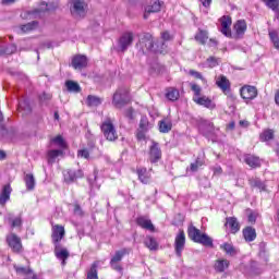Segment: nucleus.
<instances>
[{
	"instance_id": "nucleus-1",
	"label": "nucleus",
	"mask_w": 279,
	"mask_h": 279,
	"mask_svg": "<svg viewBox=\"0 0 279 279\" xmlns=\"http://www.w3.org/2000/svg\"><path fill=\"white\" fill-rule=\"evenodd\" d=\"M187 235L194 243H201V245H206L207 247L213 245V239L208 236V234L202 233V231L193 225L187 227Z\"/></svg>"
},
{
	"instance_id": "nucleus-2",
	"label": "nucleus",
	"mask_w": 279,
	"mask_h": 279,
	"mask_svg": "<svg viewBox=\"0 0 279 279\" xmlns=\"http://www.w3.org/2000/svg\"><path fill=\"white\" fill-rule=\"evenodd\" d=\"M140 46V49L145 52V51H154L155 53H165V43H162L161 48L159 47H154V37L149 33H144L140 37V43L137 44Z\"/></svg>"
},
{
	"instance_id": "nucleus-3",
	"label": "nucleus",
	"mask_w": 279,
	"mask_h": 279,
	"mask_svg": "<svg viewBox=\"0 0 279 279\" xmlns=\"http://www.w3.org/2000/svg\"><path fill=\"white\" fill-rule=\"evenodd\" d=\"M100 130L106 138L110 143H114L119 138V134L117 133V128H114V123H112V119L107 118L102 124L100 125Z\"/></svg>"
},
{
	"instance_id": "nucleus-4",
	"label": "nucleus",
	"mask_w": 279,
	"mask_h": 279,
	"mask_svg": "<svg viewBox=\"0 0 279 279\" xmlns=\"http://www.w3.org/2000/svg\"><path fill=\"white\" fill-rule=\"evenodd\" d=\"M126 104H130V89L126 87H119L113 94L112 105L116 108L121 109L123 106H126Z\"/></svg>"
},
{
	"instance_id": "nucleus-5",
	"label": "nucleus",
	"mask_w": 279,
	"mask_h": 279,
	"mask_svg": "<svg viewBox=\"0 0 279 279\" xmlns=\"http://www.w3.org/2000/svg\"><path fill=\"white\" fill-rule=\"evenodd\" d=\"M70 12L74 19H84L86 16V8H88V4H86V1L84 0H70Z\"/></svg>"
},
{
	"instance_id": "nucleus-6",
	"label": "nucleus",
	"mask_w": 279,
	"mask_h": 279,
	"mask_svg": "<svg viewBox=\"0 0 279 279\" xmlns=\"http://www.w3.org/2000/svg\"><path fill=\"white\" fill-rule=\"evenodd\" d=\"M132 43H134V33H123L117 41L116 51H118V53H125V51L132 47Z\"/></svg>"
},
{
	"instance_id": "nucleus-7",
	"label": "nucleus",
	"mask_w": 279,
	"mask_h": 279,
	"mask_svg": "<svg viewBox=\"0 0 279 279\" xmlns=\"http://www.w3.org/2000/svg\"><path fill=\"white\" fill-rule=\"evenodd\" d=\"M7 243L14 254H21V252H23V243L15 233H10L7 235Z\"/></svg>"
},
{
	"instance_id": "nucleus-8",
	"label": "nucleus",
	"mask_w": 279,
	"mask_h": 279,
	"mask_svg": "<svg viewBox=\"0 0 279 279\" xmlns=\"http://www.w3.org/2000/svg\"><path fill=\"white\" fill-rule=\"evenodd\" d=\"M66 235V231L64 230V226L54 225L52 226L51 241L53 245H60V241Z\"/></svg>"
},
{
	"instance_id": "nucleus-9",
	"label": "nucleus",
	"mask_w": 279,
	"mask_h": 279,
	"mask_svg": "<svg viewBox=\"0 0 279 279\" xmlns=\"http://www.w3.org/2000/svg\"><path fill=\"white\" fill-rule=\"evenodd\" d=\"M162 1L160 0H153L148 5L145 7L144 10V19H149V14H156L157 12H160L162 10Z\"/></svg>"
},
{
	"instance_id": "nucleus-10",
	"label": "nucleus",
	"mask_w": 279,
	"mask_h": 279,
	"mask_svg": "<svg viewBox=\"0 0 279 279\" xmlns=\"http://www.w3.org/2000/svg\"><path fill=\"white\" fill-rule=\"evenodd\" d=\"M184 245H186V235L183 231H179L174 240V250L177 256H182V252H184Z\"/></svg>"
},
{
	"instance_id": "nucleus-11",
	"label": "nucleus",
	"mask_w": 279,
	"mask_h": 279,
	"mask_svg": "<svg viewBox=\"0 0 279 279\" xmlns=\"http://www.w3.org/2000/svg\"><path fill=\"white\" fill-rule=\"evenodd\" d=\"M220 25L221 34H223V36H227V38H230L232 36V29L230 28L232 27V17H230V15H225L220 17Z\"/></svg>"
},
{
	"instance_id": "nucleus-12",
	"label": "nucleus",
	"mask_w": 279,
	"mask_h": 279,
	"mask_svg": "<svg viewBox=\"0 0 279 279\" xmlns=\"http://www.w3.org/2000/svg\"><path fill=\"white\" fill-rule=\"evenodd\" d=\"M162 158V150L160 149V145L156 142H153L151 146L149 147V161L151 163L158 162Z\"/></svg>"
},
{
	"instance_id": "nucleus-13",
	"label": "nucleus",
	"mask_w": 279,
	"mask_h": 279,
	"mask_svg": "<svg viewBox=\"0 0 279 279\" xmlns=\"http://www.w3.org/2000/svg\"><path fill=\"white\" fill-rule=\"evenodd\" d=\"M240 95L242 99H246V100L256 99V97L258 96V89H256V87L254 86L246 85L241 88Z\"/></svg>"
},
{
	"instance_id": "nucleus-14",
	"label": "nucleus",
	"mask_w": 279,
	"mask_h": 279,
	"mask_svg": "<svg viewBox=\"0 0 279 279\" xmlns=\"http://www.w3.org/2000/svg\"><path fill=\"white\" fill-rule=\"evenodd\" d=\"M54 255L61 262V265H66V258H69V250L62 246V244H54Z\"/></svg>"
},
{
	"instance_id": "nucleus-15",
	"label": "nucleus",
	"mask_w": 279,
	"mask_h": 279,
	"mask_svg": "<svg viewBox=\"0 0 279 279\" xmlns=\"http://www.w3.org/2000/svg\"><path fill=\"white\" fill-rule=\"evenodd\" d=\"M72 66L73 69H78V71H82V69H86L88 66V58L84 54L75 56L72 59Z\"/></svg>"
},
{
	"instance_id": "nucleus-16",
	"label": "nucleus",
	"mask_w": 279,
	"mask_h": 279,
	"mask_svg": "<svg viewBox=\"0 0 279 279\" xmlns=\"http://www.w3.org/2000/svg\"><path fill=\"white\" fill-rule=\"evenodd\" d=\"M63 177H64V182H66L68 184H71V182H73L74 180H77V178H83L84 177V172H82V170H65L63 172Z\"/></svg>"
},
{
	"instance_id": "nucleus-17",
	"label": "nucleus",
	"mask_w": 279,
	"mask_h": 279,
	"mask_svg": "<svg viewBox=\"0 0 279 279\" xmlns=\"http://www.w3.org/2000/svg\"><path fill=\"white\" fill-rule=\"evenodd\" d=\"M229 267L230 260L228 259L219 258L216 259L214 263V269L217 274H223V271H226V269H228Z\"/></svg>"
},
{
	"instance_id": "nucleus-18",
	"label": "nucleus",
	"mask_w": 279,
	"mask_h": 279,
	"mask_svg": "<svg viewBox=\"0 0 279 279\" xmlns=\"http://www.w3.org/2000/svg\"><path fill=\"white\" fill-rule=\"evenodd\" d=\"M199 130L204 136H209L215 132V124L208 120H203L199 124Z\"/></svg>"
},
{
	"instance_id": "nucleus-19",
	"label": "nucleus",
	"mask_w": 279,
	"mask_h": 279,
	"mask_svg": "<svg viewBox=\"0 0 279 279\" xmlns=\"http://www.w3.org/2000/svg\"><path fill=\"white\" fill-rule=\"evenodd\" d=\"M10 195H12V187L9 184H7L0 191V205L1 206H5V204L10 199Z\"/></svg>"
},
{
	"instance_id": "nucleus-20",
	"label": "nucleus",
	"mask_w": 279,
	"mask_h": 279,
	"mask_svg": "<svg viewBox=\"0 0 279 279\" xmlns=\"http://www.w3.org/2000/svg\"><path fill=\"white\" fill-rule=\"evenodd\" d=\"M194 101L198 104V106H204V108H208L209 110H215L217 107V105L206 96L194 98Z\"/></svg>"
},
{
	"instance_id": "nucleus-21",
	"label": "nucleus",
	"mask_w": 279,
	"mask_h": 279,
	"mask_svg": "<svg viewBox=\"0 0 279 279\" xmlns=\"http://www.w3.org/2000/svg\"><path fill=\"white\" fill-rule=\"evenodd\" d=\"M136 223L137 226H140V228H143L144 230H150V232H154L155 230L154 223H151V220H149L147 217H138L136 219Z\"/></svg>"
},
{
	"instance_id": "nucleus-22",
	"label": "nucleus",
	"mask_w": 279,
	"mask_h": 279,
	"mask_svg": "<svg viewBox=\"0 0 279 279\" xmlns=\"http://www.w3.org/2000/svg\"><path fill=\"white\" fill-rule=\"evenodd\" d=\"M233 29L236 34L238 38H241L245 32H247V23H245V20H239L234 26Z\"/></svg>"
},
{
	"instance_id": "nucleus-23",
	"label": "nucleus",
	"mask_w": 279,
	"mask_h": 279,
	"mask_svg": "<svg viewBox=\"0 0 279 279\" xmlns=\"http://www.w3.org/2000/svg\"><path fill=\"white\" fill-rule=\"evenodd\" d=\"M216 84L218 88L222 90V93L230 90V81L225 75L218 76V78L216 80Z\"/></svg>"
},
{
	"instance_id": "nucleus-24",
	"label": "nucleus",
	"mask_w": 279,
	"mask_h": 279,
	"mask_svg": "<svg viewBox=\"0 0 279 279\" xmlns=\"http://www.w3.org/2000/svg\"><path fill=\"white\" fill-rule=\"evenodd\" d=\"M226 226L230 228V231L232 234H236L239 230H241V225L239 223V220H236L235 217H229L227 218Z\"/></svg>"
},
{
	"instance_id": "nucleus-25",
	"label": "nucleus",
	"mask_w": 279,
	"mask_h": 279,
	"mask_svg": "<svg viewBox=\"0 0 279 279\" xmlns=\"http://www.w3.org/2000/svg\"><path fill=\"white\" fill-rule=\"evenodd\" d=\"M159 125V132L161 134H169V131L172 130L173 123L169 119H162L158 123Z\"/></svg>"
},
{
	"instance_id": "nucleus-26",
	"label": "nucleus",
	"mask_w": 279,
	"mask_h": 279,
	"mask_svg": "<svg viewBox=\"0 0 279 279\" xmlns=\"http://www.w3.org/2000/svg\"><path fill=\"white\" fill-rule=\"evenodd\" d=\"M244 162H246L248 167H252V169L260 167V158L254 155H245Z\"/></svg>"
},
{
	"instance_id": "nucleus-27",
	"label": "nucleus",
	"mask_w": 279,
	"mask_h": 279,
	"mask_svg": "<svg viewBox=\"0 0 279 279\" xmlns=\"http://www.w3.org/2000/svg\"><path fill=\"white\" fill-rule=\"evenodd\" d=\"M137 175L142 184H149V180H151V174L147 172V168L137 169Z\"/></svg>"
},
{
	"instance_id": "nucleus-28",
	"label": "nucleus",
	"mask_w": 279,
	"mask_h": 279,
	"mask_svg": "<svg viewBox=\"0 0 279 279\" xmlns=\"http://www.w3.org/2000/svg\"><path fill=\"white\" fill-rule=\"evenodd\" d=\"M243 236L245 241L252 243V241L256 240V229L252 227H246L245 229H243Z\"/></svg>"
},
{
	"instance_id": "nucleus-29",
	"label": "nucleus",
	"mask_w": 279,
	"mask_h": 279,
	"mask_svg": "<svg viewBox=\"0 0 279 279\" xmlns=\"http://www.w3.org/2000/svg\"><path fill=\"white\" fill-rule=\"evenodd\" d=\"M144 245H146L150 252H156V250H158V241H156V238L151 235H147L145 238Z\"/></svg>"
},
{
	"instance_id": "nucleus-30",
	"label": "nucleus",
	"mask_w": 279,
	"mask_h": 279,
	"mask_svg": "<svg viewBox=\"0 0 279 279\" xmlns=\"http://www.w3.org/2000/svg\"><path fill=\"white\" fill-rule=\"evenodd\" d=\"M268 36L275 49L279 51V33L276 29H268Z\"/></svg>"
},
{
	"instance_id": "nucleus-31",
	"label": "nucleus",
	"mask_w": 279,
	"mask_h": 279,
	"mask_svg": "<svg viewBox=\"0 0 279 279\" xmlns=\"http://www.w3.org/2000/svg\"><path fill=\"white\" fill-rule=\"evenodd\" d=\"M45 12H49V8H47V3L44 2L39 9L31 11V14L35 19H43V16H45Z\"/></svg>"
},
{
	"instance_id": "nucleus-32",
	"label": "nucleus",
	"mask_w": 279,
	"mask_h": 279,
	"mask_svg": "<svg viewBox=\"0 0 279 279\" xmlns=\"http://www.w3.org/2000/svg\"><path fill=\"white\" fill-rule=\"evenodd\" d=\"M62 154L63 151L61 149L48 150L47 153L48 165H53V162H56V158H58V156H62Z\"/></svg>"
},
{
	"instance_id": "nucleus-33",
	"label": "nucleus",
	"mask_w": 279,
	"mask_h": 279,
	"mask_svg": "<svg viewBox=\"0 0 279 279\" xmlns=\"http://www.w3.org/2000/svg\"><path fill=\"white\" fill-rule=\"evenodd\" d=\"M19 111L23 112L22 114H29L32 112V106H29V100L27 99L20 100Z\"/></svg>"
},
{
	"instance_id": "nucleus-34",
	"label": "nucleus",
	"mask_w": 279,
	"mask_h": 279,
	"mask_svg": "<svg viewBox=\"0 0 279 279\" xmlns=\"http://www.w3.org/2000/svg\"><path fill=\"white\" fill-rule=\"evenodd\" d=\"M22 34H27L29 32H34V29H38V21H33L31 23L24 24L20 26Z\"/></svg>"
},
{
	"instance_id": "nucleus-35",
	"label": "nucleus",
	"mask_w": 279,
	"mask_h": 279,
	"mask_svg": "<svg viewBox=\"0 0 279 279\" xmlns=\"http://www.w3.org/2000/svg\"><path fill=\"white\" fill-rule=\"evenodd\" d=\"M166 97L169 101H178V99H180V92L177 88L169 87L167 89Z\"/></svg>"
},
{
	"instance_id": "nucleus-36",
	"label": "nucleus",
	"mask_w": 279,
	"mask_h": 279,
	"mask_svg": "<svg viewBox=\"0 0 279 279\" xmlns=\"http://www.w3.org/2000/svg\"><path fill=\"white\" fill-rule=\"evenodd\" d=\"M131 250L130 248H122L120 251H117L114 256L111 258L110 262L112 263H121L123 260V256L130 254Z\"/></svg>"
},
{
	"instance_id": "nucleus-37",
	"label": "nucleus",
	"mask_w": 279,
	"mask_h": 279,
	"mask_svg": "<svg viewBox=\"0 0 279 279\" xmlns=\"http://www.w3.org/2000/svg\"><path fill=\"white\" fill-rule=\"evenodd\" d=\"M101 98H99L98 96L89 95L87 96L86 105L89 108H97V106H101Z\"/></svg>"
},
{
	"instance_id": "nucleus-38",
	"label": "nucleus",
	"mask_w": 279,
	"mask_h": 279,
	"mask_svg": "<svg viewBox=\"0 0 279 279\" xmlns=\"http://www.w3.org/2000/svg\"><path fill=\"white\" fill-rule=\"evenodd\" d=\"M250 185L253 189H258L259 191H266L267 185H265V182H263L260 179L255 178V179H250Z\"/></svg>"
},
{
	"instance_id": "nucleus-39",
	"label": "nucleus",
	"mask_w": 279,
	"mask_h": 279,
	"mask_svg": "<svg viewBox=\"0 0 279 279\" xmlns=\"http://www.w3.org/2000/svg\"><path fill=\"white\" fill-rule=\"evenodd\" d=\"M220 250H223L228 256H236V248H234V245L226 242L220 245Z\"/></svg>"
},
{
	"instance_id": "nucleus-40",
	"label": "nucleus",
	"mask_w": 279,
	"mask_h": 279,
	"mask_svg": "<svg viewBox=\"0 0 279 279\" xmlns=\"http://www.w3.org/2000/svg\"><path fill=\"white\" fill-rule=\"evenodd\" d=\"M65 86H66L69 93H81L82 92V87H80V84H77L74 81H66Z\"/></svg>"
},
{
	"instance_id": "nucleus-41",
	"label": "nucleus",
	"mask_w": 279,
	"mask_h": 279,
	"mask_svg": "<svg viewBox=\"0 0 279 279\" xmlns=\"http://www.w3.org/2000/svg\"><path fill=\"white\" fill-rule=\"evenodd\" d=\"M24 180L27 191H34V187L36 186V179L34 178V174H26Z\"/></svg>"
},
{
	"instance_id": "nucleus-42",
	"label": "nucleus",
	"mask_w": 279,
	"mask_h": 279,
	"mask_svg": "<svg viewBox=\"0 0 279 279\" xmlns=\"http://www.w3.org/2000/svg\"><path fill=\"white\" fill-rule=\"evenodd\" d=\"M8 221L11 225V228H21V226H23V219L21 216L13 219L12 215L9 214Z\"/></svg>"
},
{
	"instance_id": "nucleus-43",
	"label": "nucleus",
	"mask_w": 279,
	"mask_h": 279,
	"mask_svg": "<svg viewBox=\"0 0 279 279\" xmlns=\"http://www.w3.org/2000/svg\"><path fill=\"white\" fill-rule=\"evenodd\" d=\"M138 130H142L143 132H149V130H151V123H149L147 117H142Z\"/></svg>"
},
{
	"instance_id": "nucleus-44",
	"label": "nucleus",
	"mask_w": 279,
	"mask_h": 279,
	"mask_svg": "<svg viewBox=\"0 0 279 279\" xmlns=\"http://www.w3.org/2000/svg\"><path fill=\"white\" fill-rule=\"evenodd\" d=\"M195 40H197V43H201V45H206V41L208 40V33L206 31H199L195 35Z\"/></svg>"
},
{
	"instance_id": "nucleus-45",
	"label": "nucleus",
	"mask_w": 279,
	"mask_h": 279,
	"mask_svg": "<svg viewBox=\"0 0 279 279\" xmlns=\"http://www.w3.org/2000/svg\"><path fill=\"white\" fill-rule=\"evenodd\" d=\"M86 279H99L97 276V263H94L90 267V269L87 272V278Z\"/></svg>"
},
{
	"instance_id": "nucleus-46",
	"label": "nucleus",
	"mask_w": 279,
	"mask_h": 279,
	"mask_svg": "<svg viewBox=\"0 0 279 279\" xmlns=\"http://www.w3.org/2000/svg\"><path fill=\"white\" fill-rule=\"evenodd\" d=\"M260 141L267 142L274 140V130H266L264 131L260 136Z\"/></svg>"
},
{
	"instance_id": "nucleus-47",
	"label": "nucleus",
	"mask_w": 279,
	"mask_h": 279,
	"mask_svg": "<svg viewBox=\"0 0 279 279\" xmlns=\"http://www.w3.org/2000/svg\"><path fill=\"white\" fill-rule=\"evenodd\" d=\"M13 267H14L16 274H20L22 276H28L32 272V269L23 267V266L14 265Z\"/></svg>"
},
{
	"instance_id": "nucleus-48",
	"label": "nucleus",
	"mask_w": 279,
	"mask_h": 279,
	"mask_svg": "<svg viewBox=\"0 0 279 279\" xmlns=\"http://www.w3.org/2000/svg\"><path fill=\"white\" fill-rule=\"evenodd\" d=\"M51 143H54V145H58V147H61L62 149L66 147V143L64 142V138L61 137V135H58L54 138H52Z\"/></svg>"
},
{
	"instance_id": "nucleus-49",
	"label": "nucleus",
	"mask_w": 279,
	"mask_h": 279,
	"mask_svg": "<svg viewBox=\"0 0 279 279\" xmlns=\"http://www.w3.org/2000/svg\"><path fill=\"white\" fill-rule=\"evenodd\" d=\"M53 96L51 94H48V93H43L40 96H39V100L41 104H48V101H51V98Z\"/></svg>"
},
{
	"instance_id": "nucleus-50",
	"label": "nucleus",
	"mask_w": 279,
	"mask_h": 279,
	"mask_svg": "<svg viewBox=\"0 0 279 279\" xmlns=\"http://www.w3.org/2000/svg\"><path fill=\"white\" fill-rule=\"evenodd\" d=\"M78 158H85V160H88L90 158V151H88L86 148L80 149L77 151Z\"/></svg>"
},
{
	"instance_id": "nucleus-51",
	"label": "nucleus",
	"mask_w": 279,
	"mask_h": 279,
	"mask_svg": "<svg viewBox=\"0 0 279 279\" xmlns=\"http://www.w3.org/2000/svg\"><path fill=\"white\" fill-rule=\"evenodd\" d=\"M5 56H12V53L16 52V46L10 45L5 49H3Z\"/></svg>"
},
{
	"instance_id": "nucleus-52",
	"label": "nucleus",
	"mask_w": 279,
	"mask_h": 279,
	"mask_svg": "<svg viewBox=\"0 0 279 279\" xmlns=\"http://www.w3.org/2000/svg\"><path fill=\"white\" fill-rule=\"evenodd\" d=\"M191 88L196 97H199L202 95V87L197 84H192Z\"/></svg>"
},
{
	"instance_id": "nucleus-53",
	"label": "nucleus",
	"mask_w": 279,
	"mask_h": 279,
	"mask_svg": "<svg viewBox=\"0 0 279 279\" xmlns=\"http://www.w3.org/2000/svg\"><path fill=\"white\" fill-rule=\"evenodd\" d=\"M161 39L163 43H169V40H173V36L169 32L161 33Z\"/></svg>"
},
{
	"instance_id": "nucleus-54",
	"label": "nucleus",
	"mask_w": 279,
	"mask_h": 279,
	"mask_svg": "<svg viewBox=\"0 0 279 279\" xmlns=\"http://www.w3.org/2000/svg\"><path fill=\"white\" fill-rule=\"evenodd\" d=\"M74 215H76L77 217H84V211L78 204L74 205Z\"/></svg>"
},
{
	"instance_id": "nucleus-55",
	"label": "nucleus",
	"mask_w": 279,
	"mask_h": 279,
	"mask_svg": "<svg viewBox=\"0 0 279 279\" xmlns=\"http://www.w3.org/2000/svg\"><path fill=\"white\" fill-rule=\"evenodd\" d=\"M207 63L209 64V66L213 69L215 66H217V64H219V62L217 61V58L215 57H209L207 59Z\"/></svg>"
},
{
	"instance_id": "nucleus-56",
	"label": "nucleus",
	"mask_w": 279,
	"mask_h": 279,
	"mask_svg": "<svg viewBox=\"0 0 279 279\" xmlns=\"http://www.w3.org/2000/svg\"><path fill=\"white\" fill-rule=\"evenodd\" d=\"M110 267L114 269V271H123V267L119 264V262H110Z\"/></svg>"
},
{
	"instance_id": "nucleus-57",
	"label": "nucleus",
	"mask_w": 279,
	"mask_h": 279,
	"mask_svg": "<svg viewBox=\"0 0 279 279\" xmlns=\"http://www.w3.org/2000/svg\"><path fill=\"white\" fill-rule=\"evenodd\" d=\"M124 117H126V119H134V109L132 108H128L125 111H124Z\"/></svg>"
},
{
	"instance_id": "nucleus-58",
	"label": "nucleus",
	"mask_w": 279,
	"mask_h": 279,
	"mask_svg": "<svg viewBox=\"0 0 279 279\" xmlns=\"http://www.w3.org/2000/svg\"><path fill=\"white\" fill-rule=\"evenodd\" d=\"M146 132H147V131H143V130L138 129V130H137V134H136L137 140H138V141H145V133H146Z\"/></svg>"
},
{
	"instance_id": "nucleus-59",
	"label": "nucleus",
	"mask_w": 279,
	"mask_h": 279,
	"mask_svg": "<svg viewBox=\"0 0 279 279\" xmlns=\"http://www.w3.org/2000/svg\"><path fill=\"white\" fill-rule=\"evenodd\" d=\"M190 75H193V77H196V80H204V77L202 76V73H199L195 70H191Z\"/></svg>"
},
{
	"instance_id": "nucleus-60",
	"label": "nucleus",
	"mask_w": 279,
	"mask_h": 279,
	"mask_svg": "<svg viewBox=\"0 0 279 279\" xmlns=\"http://www.w3.org/2000/svg\"><path fill=\"white\" fill-rule=\"evenodd\" d=\"M257 215H256V213H251L250 215H248V223H256V219H257Z\"/></svg>"
},
{
	"instance_id": "nucleus-61",
	"label": "nucleus",
	"mask_w": 279,
	"mask_h": 279,
	"mask_svg": "<svg viewBox=\"0 0 279 279\" xmlns=\"http://www.w3.org/2000/svg\"><path fill=\"white\" fill-rule=\"evenodd\" d=\"M199 169V166L196 162L190 165V171L195 172Z\"/></svg>"
},
{
	"instance_id": "nucleus-62",
	"label": "nucleus",
	"mask_w": 279,
	"mask_h": 279,
	"mask_svg": "<svg viewBox=\"0 0 279 279\" xmlns=\"http://www.w3.org/2000/svg\"><path fill=\"white\" fill-rule=\"evenodd\" d=\"M2 5H12V3H16V0H1Z\"/></svg>"
},
{
	"instance_id": "nucleus-63",
	"label": "nucleus",
	"mask_w": 279,
	"mask_h": 279,
	"mask_svg": "<svg viewBox=\"0 0 279 279\" xmlns=\"http://www.w3.org/2000/svg\"><path fill=\"white\" fill-rule=\"evenodd\" d=\"M202 4L204 8H209L210 3H213V0H201Z\"/></svg>"
},
{
	"instance_id": "nucleus-64",
	"label": "nucleus",
	"mask_w": 279,
	"mask_h": 279,
	"mask_svg": "<svg viewBox=\"0 0 279 279\" xmlns=\"http://www.w3.org/2000/svg\"><path fill=\"white\" fill-rule=\"evenodd\" d=\"M195 162H196V165H197L198 167H204V159H203V158L197 157L196 160H195Z\"/></svg>"
}]
</instances>
